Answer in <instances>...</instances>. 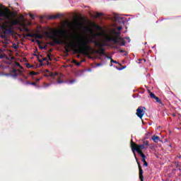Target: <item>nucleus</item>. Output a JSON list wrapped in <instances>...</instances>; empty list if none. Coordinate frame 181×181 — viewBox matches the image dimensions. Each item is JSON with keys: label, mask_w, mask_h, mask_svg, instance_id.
Instances as JSON below:
<instances>
[{"label": "nucleus", "mask_w": 181, "mask_h": 181, "mask_svg": "<svg viewBox=\"0 0 181 181\" xmlns=\"http://www.w3.org/2000/svg\"><path fill=\"white\" fill-rule=\"evenodd\" d=\"M56 76H58L57 73L54 74V73L49 72V77L54 78L56 77Z\"/></svg>", "instance_id": "21"}, {"label": "nucleus", "mask_w": 181, "mask_h": 181, "mask_svg": "<svg viewBox=\"0 0 181 181\" xmlns=\"http://www.w3.org/2000/svg\"><path fill=\"white\" fill-rule=\"evenodd\" d=\"M146 108L145 107L140 106L136 109V115L140 118V119H142L144 117V115H145V110Z\"/></svg>", "instance_id": "8"}, {"label": "nucleus", "mask_w": 181, "mask_h": 181, "mask_svg": "<svg viewBox=\"0 0 181 181\" xmlns=\"http://www.w3.org/2000/svg\"><path fill=\"white\" fill-rule=\"evenodd\" d=\"M24 30H25V32L29 33V28H28L26 27L24 28Z\"/></svg>", "instance_id": "36"}, {"label": "nucleus", "mask_w": 181, "mask_h": 181, "mask_svg": "<svg viewBox=\"0 0 181 181\" xmlns=\"http://www.w3.org/2000/svg\"><path fill=\"white\" fill-rule=\"evenodd\" d=\"M120 53H125V51H124V50L121 49V50H120Z\"/></svg>", "instance_id": "48"}, {"label": "nucleus", "mask_w": 181, "mask_h": 181, "mask_svg": "<svg viewBox=\"0 0 181 181\" xmlns=\"http://www.w3.org/2000/svg\"><path fill=\"white\" fill-rule=\"evenodd\" d=\"M11 75L13 77H18V76H22L24 78H28L25 74H23V71L20 69H13L10 71Z\"/></svg>", "instance_id": "7"}, {"label": "nucleus", "mask_w": 181, "mask_h": 181, "mask_svg": "<svg viewBox=\"0 0 181 181\" xmlns=\"http://www.w3.org/2000/svg\"><path fill=\"white\" fill-rule=\"evenodd\" d=\"M105 49L104 48H100L99 49L95 50V53H97L98 54H100V56H104L105 54Z\"/></svg>", "instance_id": "13"}, {"label": "nucleus", "mask_w": 181, "mask_h": 181, "mask_svg": "<svg viewBox=\"0 0 181 181\" xmlns=\"http://www.w3.org/2000/svg\"><path fill=\"white\" fill-rule=\"evenodd\" d=\"M139 166V177L141 181H144V170H142V167L139 162H137Z\"/></svg>", "instance_id": "11"}, {"label": "nucleus", "mask_w": 181, "mask_h": 181, "mask_svg": "<svg viewBox=\"0 0 181 181\" xmlns=\"http://www.w3.org/2000/svg\"><path fill=\"white\" fill-rule=\"evenodd\" d=\"M49 62H52V53L50 52H48L47 54Z\"/></svg>", "instance_id": "23"}, {"label": "nucleus", "mask_w": 181, "mask_h": 181, "mask_svg": "<svg viewBox=\"0 0 181 181\" xmlns=\"http://www.w3.org/2000/svg\"><path fill=\"white\" fill-rule=\"evenodd\" d=\"M130 146L135 158H136L135 151L138 153V151H142V149H146V148H148L144 144L138 145L136 143L134 142L132 139L130 141Z\"/></svg>", "instance_id": "5"}, {"label": "nucleus", "mask_w": 181, "mask_h": 181, "mask_svg": "<svg viewBox=\"0 0 181 181\" xmlns=\"http://www.w3.org/2000/svg\"><path fill=\"white\" fill-rule=\"evenodd\" d=\"M36 75H37V73H36L35 71L30 72V76H36Z\"/></svg>", "instance_id": "30"}, {"label": "nucleus", "mask_w": 181, "mask_h": 181, "mask_svg": "<svg viewBox=\"0 0 181 181\" xmlns=\"http://www.w3.org/2000/svg\"><path fill=\"white\" fill-rule=\"evenodd\" d=\"M16 66H18V67H20L21 64H19V63L16 62Z\"/></svg>", "instance_id": "46"}, {"label": "nucleus", "mask_w": 181, "mask_h": 181, "mask_svg": "<svg viewBox=\"0 0 181 181\" xmlns=\"http://www.w3.org/2000/svg\"><path fill=\"white\" fill-rule=\"evenodd\" d=\"M75 82H76V80L74 79L69 81L70 84H73V83H75Z\"/></svg>", "instance_id": "34"}, {"label": "nucleus", "mask_w": 181, "mask_h": 181, "mask_svg": "<svg viewBox=\"0 0 181 181\" xmlns=\"http://www.w3.org/2000/svg\"><path fill=\"white\" fill-rule=\"evenodd\" d=\"M57 83H58L59 84H60V83H63V81H60V80H58V81H57Z\"/></svg>", "instance_id": "47"}, {"label": "nucleus", "mask_w": 181, "mask_h": 181, "mask_svg": "<svg viewBox=\"0 0 181 181\" xmlns=\"http://www.w3.org/2000/svg\"><path fill=\"white\" fill-rule=\"evenodd\" d=\"M30 86H34V87H36L37 84L36 83V82H31Z\"/></svg>", "instance_id": "31"}, {"label": "nucleus", "mask_w": 181, "mask_h": 181, "mask_svg": "<svg viewBox=\"0 0 181 181\" xmlns=\"http://www.w3.org/2000/svg\"><path fill=\"white\" fill-rule=\"evenodd\" d=\"M26 67H28V69H30V67H32V65H30V64H27Z\"/></svg>", "instance_id": "37"}, {"label": "nucleus", "mask_w": 181, "mask_h": 181, "mask_svg": "<svg viewBox=\"0 0 181 181\" xmlns=\"http://www.w3.org/2000/svg\"><path fill=\"white\" fill-rule=\"evenodd\" d=\"M52 52H53V49H49L48 50V53H52Z\"/></svg>", "instance_id": "42"}, {"label": "nucleus", "mask_w": 181, "mask_h": 181, "mask_svg": "<svg viewBox=\"0 0 181 181\" xmlns=\"http://www.w3.org/2000/svg\"><path fill=\"white\" fill-rule=\"evenodd\" d=\"M85 30L86 32H89L90 33H91L93 39H95L97 37V36H103L104 35V33H94V31L90 28H86Z\"/></svg>", "instance_id": "9"}, {"label": "nucleus", "mask_w": 181, "mask_h": 181, "mask_svg": "<svg viewBox=\"0 0 181 181\" xmlns=\"http://www.w3.org/2000/svg\"><path fill=\"white\" fill-rule=\"evenodd\" d=\"M76 66H80L81 64V62H76Z\"/></svg>", "instance_id": "43"}, {"label": "nucleus", "mask_w": 181, "mask_h": 181, "mask_svg": "<svg viewBox=\"0 0 181 181\" xmlns=\"http://www.w3.org/2000/svg\"><path fill=\"white\" fill-rule=\"evenodd\" d=\"M40 49H46V47L40 46Z\"/></svg>", "instance_id": "44"}, {"label": "nucleus", "mask_w": 181, "mask_h": 181, "mask_svg": "<svg viewBox=\"0 0 181 181\" xmlns=\"http://www.w3.org/2000/svg\"><path fill=\"white\" fill-rule=\"evenodd\" d=\"M12 26H16V25H12L11 23H0V29H3V34L1 35L2 39H6V35H12L13 33V30H12Z\"/></svg>", "instance_id": "4"}, {"label": "nucleus", "mask_w": 181, "mask_h": 181, "mask_svg": "<svg viewBox=\"0 0 181 181\" xmlns=\"http://www.w3.org/2000/svg\"><path fill=\"white\" fill-rule=\"evenodd\" d=\"M144 166L148 167V163L146 161L144 162Z\"/></svg>", "instance_id": "38"}, {"label": "nucleus", "mask_w": 181, "mask_h": 181, "mask_svg": "<svg viewBox=\"0 0 181 181\" xmlns=\"http://www.w3.org/2000/svg\"><path fill=\"white\" fill-rule=\"evenodd\" d=\"M74 63L76 64V63H77V61L74 60Z\"/></svg>", "instance_id": "50"}, {"label": "nucleus", "mask_w": 181, "mask_h": 181, "mask_svg": "<svg viewBox=\"0 0 181 181\" xmlns=\"http://www.w3.org/2000/svg\"><path fill=\"white\" fill-rule=\"evenodd\" d=\"M110 60H111V59H112V58H111V57H107Z\"/></svg>", "instance_id": "52"}, {"label": "nucleus", "mask_w": 181, "mask_h": 181, "mask_svg": "<svg viewBox=\"0 0 181 181\" xmlns=\"http://www.w3.org/2000/svg\"><path fill=\"white\" fill-rule=\"evenodd\" d=\"M114 33L115 35H117L116 37H112V35H106L105 40V42H114V45H118V43H119V40H118V39L121 38V37H119V35H121V33L115 32Z\"/></svg>", "instance_id": "6"}, {"label": "nucleus", "mask_w": 181, "mask_h": 181, "mask_svg": "<svg viewBox=\"0 0 181 181\" xmlns=\"http://www.w3.org/2000/svg\"><path fill=\"white\" fill-rule=\"evenodd\" d=\"M137 153L142 158H146V156L142 152V151H138Z\"/></svg>", "instance_id": "18"}, {"label": "nucleus", "mask_w": 181, "mask_h": 181, "mask_svg": "<svg viewBox=\"0 0 181 181\" xmlns=\"http://www.w3.org/2000/svg\"><path fill=\"white\" fill-rule=\"evenodd\" d=\"M30 84H32V82L28 81L27 83H26V85H27V86H28V85H30Z\"/></svg>", "instance_id": "40"}, {"label": "nucleus", "mask_w": 181, "mask_h": 181, "mask_svg": "<svg viewBox=\"0 0 181 181\" xmlns=\"http://www.w3.org/2000/svg\"><path fill=\"white\" fill-rule=\"evenodd\" d=\"M37 81H40V79H37Z\"/></svg>", "instance_id": "54"}, {"label": "nucleus", "mask_w": 181, "mask_h": 181, "mask_svg": "<svg viewBox=\"0 0 181 181\" xmlns=\"http://www.w3.org/2000/svg\"><path fill=\"white\" fill-rule=\"evenodd\" d=\"M177 168H179V163H177Z\"/></svg>", "instance_id": "51"}, {"label": "nucleus", "mask_w": 181, "mask_h": 181, "mask_svg": "<svg viewBox=\"0 0 181 181\" xmlns=\"http://www.w3.org/2000/svg\"><path fill=\"white\" fill-rule=\"evenodd\" d=\"M45 36H47L48 39L53 40V42H49L48 43L50 46L64 44L66 45L64 47L66 53H70V49L71 50H73L71 47L69 46V45L74 41L69 39V37H67V31H66V30H57L56 31L52 32L46 31ZM69 47H70V49H69Z\"/></svg>", "instance_id": "1"}, {"label": "nucleus", "mask_w": 181, "mask_h": 181, "mask_svg": "<svg viewBox=\"0 0 181 181\" xmlns=\"http://www.w3.org/2000/svg\"><path fill=\"white\" fill-rule=\"evenodd\" d=\"M77 57H80V55H78Z\"/></svg>", "instance_id": "55"}, {"label": "nucleus", "mask_w": 181, "mask_h": 181, "mask_svg": "<svg viewBox=\"0 0 181 181\" xmlns=\"http://www.w3.org/2000/svg\"><path fill=\"white\" fill-rule=\"evenodd\" d=\"M62 16V14H57L55 16H49V19H58V18H60Z\"/></svg>", "instance_id": "16"}, {"label": "nucleus", "mask_w": 181, "mask_h": 181, "mask_svg": "<svg viewBox=\"0 0 181 181\" xmlns=\"http://www.w3.org/2000/svg\"><path fill=\"white\" fill-rule=\"evenodd\" d=\"M122 68H119V70H124V69H127V66H121Z\"/></svg>", "instance_id": "33"}, {"label": "nucleus", "mask_w": 181, "mask_h": 181, "mask_svg": "<svg viewBox=\"0 0 181 181\" xmlns=\"http://www.w3.org/2000/svg\"><path fill=\"white\" fill-rule=\"evenodd\" d=\"M1 43L4 45H3V47H6V45H9V43H11V41L8 38H3L1 39Z\"/></svg>", "instance_id": "14"}, {"label": "nucleus", "mask_w": 181, "mask_h": 181, "mask_svg": "<svg viewBox=\"0 0 181 181\" xmlns=\"http://www.w3.org/2000/svg\"><path fill=\"white\" fill-rule=\"evenodd\" d=\"M30 18H31V19H35V15L30 14Z\"/></svg>", "instance_id": "35"}, {"label": "nucleus", "mask_w": 181, "mask_h": 181, "mask_svg": "<svg viewBox=\"0 0 181 181\" xmlns=\"http://www.w3.org/2000/svg\"><path fill=\"white\" fill-rule=\"evenodd\" d=\"M20 69H23V66H22L20 65Z\"/></svg>", "instance_id": "49"}, {"label": "nucleus", "mask_w": 181, "mask_h": 181, "mask_svg": "<svg viewBox=\"0 0 181 181\" xmlns=\"http://www.w3.org/2000/svg\"><path fill=\"white\" fill-rule=\"evenodd\" d=\"M151 139L153 141V142H155V144H158V142H159L160 138H159V136H153Z\"/></svg>", "instance_id": "15"}, {"label": "nucleus", "mask_w": 181, "mask_h": 181, "mask_svg": "<svg viewBox=\"0 0 181 181\" xmlns=\"http://www.w3.org/2000/svg\"><path fill=\"white\" fill-rule=\"evenodd\" d=\"M88 40L90 39L78 38L77 42H71L68 46L71 47L74 54H76V53L87 54L90 52L91 47L88 45V43L85 44L84 42H88Z\"/></svg>", "instance_id": "3"}, {"label": "nucleus", "mask_w": 181, "mask_h": 181, "mask_svg": "<svg viewBox=\"0 0 181 181\" xmlns=\"http://www.w3.org/2000/svg\"><path fill=\"white\" fill-rule=\"evenodd\" d=\"M95 28V29H97V30H101V27H100L99 25H95V23H94Z\"/></svg>", "instance_id": "27"}, {"label": "nucleus", "mask_w": 181, "mask_h": 181, "mask_svg": "<svg viewBox=\"0 0 181 181\" xmlns=\"http://www.w3.org/2000/svg\"><path fill=\"white\" fill-rule=\"evenodd\" d=\"M12 47H13V49H15L16 50H18V45L13 43Z\"/></svg>", "instance_id": "28"}, {"label": "nucleus", "mask_w": 181, "mask_h": 181, "mask_svg": "<svg viewBox=\"0 0 181 181\" xmlns=\"http://www.w3.org/2000/svg\"><path fill=\"white\" fill-rule=\"evenodd\" d=\"M104 46H105V43H100V48L104 47Z\"/></svg>", "instance_id": "32"}, {"label": "nucleus", "mask_w": 181, "mask_h": 181, "mask_svg": "<svg viewBox=\"0 0 181 181\" xmlns=\"http://www.w3.org/2000/svg\"><path fill=\"white\" fill-rule=\"evenodd\" d=\"M33 42H35V40H33Z\"/></svg>", "instance_id": "56"}, {"label": "nucleus", "mask_w": 181, "mask_h": 181, "mask_svg": "<svg viewBox=\"0 0 181 181\" xmlns=\"http://www.w3.org/2000/svg\"><path fill=\"white\" fill-rule=\"evenodd\" d=\"M146 158H142V159H141V162H143V163H144V162H146Z\"/></svg>", "instance_id": "41"}, {"label": "nucleus", "mask_w": 181, "mask_h": 181, "mask_svg": "<svg viewBox=\"0 0 181 181\" xmlns=\"http://www.w3.org/2000/svg\"><path fill=\"white\" fill-rule=\"evenodd\" d=\"M78 25H81V24H78Z\"/></svg>", "instance_id": "58"}, {"label": "nucleus", "mask_w": 181, "mask_h": 181, "mask_svg": "<svg viewBox=\"0 0 181 181\" xmlns=\"http://www.w3.org/2000/svg\"><path fill=\"white\" fill-rule=\"evenodd\" d=\"M72 37H74V36H72Z\"/></svg>", "instance_id": "57"}, {"label": "nucleus", "mask_w": 181, "mask_h": 181, "mask_svg": "<svg viewBox=\"0 0 181 181\" xmlns=\"http://www.w3.org/2000/svg\"><path fill=\"white\" fill-rule=\"evenodd\" d=\"M18 13L15 11H11L9 8L4 9L0 7V23H10L11 25H19V20L15 19Z\"/></svg>", "instance_id": "2"}, {"label": "nucleus", "mask_w": 181, "mask_h": 181, "mask_svg": "<svg viewBox=\"0 0 181 181\" xmlns=\"http://www.w3.org/2000/svg\"><path fill=\"white\" fill-rule=\"evenodd\" d=\"M143 145H144V146H149V141H144V142H143Z\"/></svg>", "instance_id": "26"}, {"label": "nucleus", "mask_w": 181, "mask_h": 181, "mask_svg": "<svg viewBox=\"0 0 181 181\" xmlns=\"http://www.w3.org/2000/svg\"><path fill=\"white\" fill-rule=\"evenodd\" d=\"M103 13L97 12L95 18H100V16H103Z\"/></svg>", "instance_id": "24"}, {"label": "nucleus", "mask_w": 181, "mask_h": 181, "mask_svg": "<svg viewBox=\"0 0 181 181\" xmlns=\"http://www.w3.org/2000/svg\"><path fill=\"white\" fill-rule=\"evenodd\" d=\"M20 81H23V79H20Z\"/></svg>", "instance_id": "53"}, {"label": "nucleus", "mask_w": 181, "mask_h": 181, "mask_svg": "<svg viewBox=\"0 0 181 181\" xmlns=\"http://www.w3.org/2000/svg\"><path fill=\"white\" fill-rule=\"evenodd\" d=\"M150 97H151V98H154V99L156 98V95L154 93H153L152 92H150Z\"/></svg>", "instance_id": "25"}, {"label": "nucleus", "mask_w": 181, "mask_h": 181, "mask_svg": "<svg viewBox=\"0 0 181 181\" xmlns=\"http://www.w3.org/2000/svg\"><path fill=\"white\" fill-rule=\"evenodd\" d=\"M117 30H119H119H122V26L118 27V28H117Z\"/></svg>", "instance_id": "39"}, {"label": "nucleus", "mask_w": 181, "mask_h": 181, "mask_svg": "<svg viewBox=\"0 0 181 181\" xmlns=\"http://www.w3.org/2000/svg\"><path fill=\"white\" fill-rule=\"evenodd\" d=\"M36 42H37V43L38 45H40V40H37Z\"/></svg>", "instance_id": "45"}, {"label": "nucleus", "mask_w": 181, "mask_h": 181, "mask_svg": "<svg viewBox=\"0 0 181 181\" xmlns=\"http://www.w3.org/2000/svg\"><path fill=\"white\" fill-rule=\"evenodd\" d=\"M27 37H35V39H42L43 37V35L42 34L39 33H28L26 35Z\"/></svg>", "instance_id": "10"}, {"label": "nucleus", "mask_w": 181, "mask_h": 181, "mask_svg": "<svg viewBox=\"0 0 181 181\" xmlns=\"http://www.w3.org/2000/svg\"><path fill=\"white\" fill-rule=\"evenodd\" d=\"M110 63H111L110 66H112V63H115V64H119V66H121V64H119V62H117V61L112 59H111Z\"/></svg>", "instance_id": "20"}, {"label": "nucleus", "mask_w": 181, "mask_h": 181, "mask_svg": "<svg viewBox=\"0 0 181 181\" xmlns=\"http://www.w3.org/2000/svg\"><path fill=\"white\" fill-rule=\"evenodd\" d=\"M154 100H156V103H159L160 104L161 100L158 97L156 96V98Z\"/></svg>", "instance_id": "29"}, {"label": "nucleus", "mask_w": 181, "mask_h": 181, "mask_svg": "<svg viewBox=\"0 0 181 181\" xmlns=\"http://www.w3.org/2000/svg\"><path fill=\"white\" fill-rule=\"evenodd\" d=\"M120 46H125V40L124 38H119Z\"/></svg>", "instance_id": "19"}, {"label": "nucleus", "mask_w": 181, "mask_h": 181, "mask_svg": "<svg viewBox=\"0 0 181 181\" xmlns=\"http://www.w3.org/2000/svg\"><path fill=\"white\" fill-rule=\"evenodd\" d=\"M137 153L142 158H146V156L142 152V151H138Z\"/></svg>", "instance_id": "17"}, {"label": "nucleus", "mask_w": 181, "mask_h": 181, "mask_svg": "<svg viewBox=\"0 0 181 181\" xmlns=\"http://www.w3.org/2000/svg\"><path fill=\"white\" fill-rule=\"evenodd\" d=\"M83 43L85 45H86V43H94L95 46H97L98 47H100V42L97 40H89L88 41H83Z\"/></svg>", "instance_id": "12"}, {"label": "nucleus", "mask_w": 181, "mask_h": 181, "mask_svg": "<svg viewBox=\"0 0 181 181\" xmlns=\"http://www.w3.org/2000/svg\"><path fill=\"white\" fill-rule=\"evenodd\" d=\"M47 61V57L42 58V59H38L39 63H43V62Z\"/></svg>", "instance_id": "22"}]
</instances>
